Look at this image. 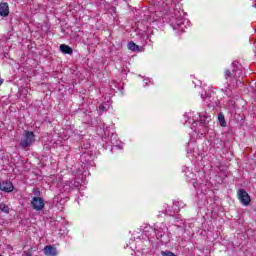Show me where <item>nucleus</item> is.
Returning a JSON list of instances; mask_svg holds the SVG:
<instances>
[{
	"instance_id": "obj_1",
	"label": "nucleus",
	"mask_w": 256,
	"mask_h": 256,
	"mask_svg": "<svg viewBox=\"0 0 256 256\" xmlns=\"http://www.w3.org/2000/svg\"><path fill=\"white\" fill-rule=\"evenodd\" d=\"M186 125H191V129L196 133L197 137H203L209 133V121L211 116L201 115L197 112H188L184 115Z\"/></svg>"
},
{
	"instance_id": "obj_2",
	"label": "nucleus",
	"mask_w": 256,
	"mask_h": 256,
	"mask_svg": "<svg viewBox=\"0 0 256 256\" xmlns=\"http://www.w3.org/2000/svg\"><path fill=\"white\" fill-rule=\"evenodd\" d=\"M35 141V134L33 132H25L23 135L20 146L22 149H27V147H31L33 145V142Z\"/></svg>"
},
{
	"instance_id": "obj_3",
	"label": "nucleus",
	"mask_w": 256,
	"mask_h": 256,
	"mask_svg": "<svg viewBox=\"0 0 256 256\" xmlns=\"http://www.w3.org/2000/svg\"><path fill=\"white\" fill-rule=\"evenodd\" d=\"M30 205L34 211H43V209H45V201L41 197H33Z\"/></svg>"
},
{
	"instance_id": "obj_4",
	"label": "nucleus",
	"mask_w": 256,
	"mask_h": 256,
	"mask_svg": "<svg viewBox=\"0 0 256 256\" xmlns=\"http://www.w3.org/2000/svg\"><path fill=\"white\" fill-rule=\"evenodd\" d=\"M187 25H189V20L185 18H178L173 25V29L174 31H180L181 33H183L185 32V29H187Z\"/></svg>"
},
{
	"instance_id": "obj_5",
	"label": "nucleus",
	"mask_w": 256,
	"mask_h": 256,
	"mask_svg": "<svg viewBox=\"0 0 256 256\" xmlns=\"http://www.w3.org/2000/svg\"><path fill=\"white\" fill-rule=\"evenodd\" d=\"M237 195L240 203H242V205H245V207H247V205L251 203V196H249V193H247V191L240 189L238 190Z\"/></svg>"
},
{
	"instance_id": "obj_6",
	"label": "nucleus",
	"mask_w": 256,
	"mask_h": 256,
	"mask_svg": "<svg viewBox=\"0 0 256 256\" xmlns=\"http://www.w3.org/2000/svg\"><path fill=\"white\" fill-rule=\"evenodd\" d=\"M201 99L208 105V107H214L215 103H217V101L215 100V93H210L207 94V92H205V94H201Z\"/></svg>"
},
{
	"instance_id": "obj_7",
	"label": "nucleus",
	"mask_w": 256,
	"mask_h": 256,
	"mask_svg": "<svg viewBox=\"0 0 256 256\" xmlns=\"http://www.w3.org/2000/svg\"><path fill=\"white\" fill-rule=\"evenodd\" d=\"M187 154L190 155V157H199V147L195 142L188 143Z\"/></svg>"
},
{
	"instance_id": "obj_8",
	"label": "nucleus",
	"mask_w": 256,
	"mask_h": 256,
	"mask_svg": "<svg viewBox=\"0 0 256 256\" xmlns=\"http://www.w3.org/2000/svg\"><path fill=\"white\" fill-rule=\"evenodd\" d=\"M183 208V207H185V204L183 203V202H181V201H178V202H175L174 203V210L176 211V212H172L171 211V207H169V206H167V208H166V210H165V214L166 215H169L170 217H175L176 215H177V213H179V208Z\"/></svg>"
},
{
	"instance_id": "obj_9",
	"label": "nucleus",
	"mask_w": 256,
	"mask_h": 256,
	"mask_svg": "<svg viewBox=\"0 0 256 256\" xmlns=\"http://www.w3.org/2000/svg\"><path fill=\"white\" fill-rule=\"evenodd\" d=\"M154 231L157 239H161V237H163L167 231H169V229L165 224L161 223L160 225L155 226Z\"/></svg>"
},
{
	"instance_id": "obj_10",
	"label": "nucleus",
	"mask_w": 256,
	"mask_h": 256,
	"mask_svg": "<svg viewBox=\"0 0 256 256\" xmlns=\"http://www.w3.org/2000/svg\"><path fill=\"white\" fill-rule=\"evenodd\" d=\"M13 189V183L9 181L0 182V191H4L5 193H11Z\"/></svg>"
},
{
	"instance_id": "obj_11",
	"label": "nucleus",
	"mask_w": 256,
	"mask_h": 256,
	"mask_svg": "<svg viewBox=\"0 0 256 256\" xmlns=\"http://www.w3.org/2000/svg\"><path fill=\"white\" fill-rule=\"evenodd\" d=\"M110 141L113 145L112 149H123V143L119 142V140H117V134H112L110 137Z\"/></svg>"
},
{
	"instance_id": "obj_12",
	"label": "nucleus",
	"mask_w": 256,
	"mask_h": 256,
	"mask_svg": "<svg viewBox=\"0 0 256 256\" xmlns=\"http://www.w3.org/2000/svg\"><path fill=\"white\" fill-rule=\"evenodd\" d=\"M0 15L1 17L9 16V4L7 2L0 3Z\"/></svg>"
},
{
	"instance_id": "obj_13",
	"label": "nucleus",
	"mask_w": 256,
	"mask_h": 256,
	"mask_svg": "<svg viewBox=\"0 0 256 256\" xmlns=\"http://www.w3.org/2000/svg\"><path fill=\"white\" fill-rule=\"evenodd\" d=\"M44 255L45 256H57V248L48 245L44 248Z\"/></svg>"
},
{
	"instance_id": "obj_14",
	"label": "nucleus",
	"mask_w": 256,
	"mask_h": 256,
	"mask_svg": "<svg viewBox=\"0 0 256 256\" xmlns=\"http://www.w3.org/2000/svg\"><path fill=\"white\" fill-rule=\"evenodd\" d=\"M60 51L65 55H71L73 53V49L65 44L60 45Z\"/></svg>"
},
{
	"instance_id": "obj_15",
	"label": "nucleus",
	"mask_w": 256,
	"mask_h": 256,
	"mask_svg": "<svg viewBox=\"0 0 256 256\" xmlns=\"http://www.w3.org/2000/svg\"><path fill=\"white\" fill-rule=\"evenodd\" d=\"M109 107H111V100H107L106 103L99 105V112L108 111Z\"/></svg>"
},
{
	"instance_id": "obj_16",
	"label": "nucleus",
	"mask_w": 256,
	"mask_h": 256,
	"mask_svg": "<svg viewBox=\"0 0 256 256\" xmlns=\"http://www.w3.org/2000/svg\"><path fill=\"white\" fill-rule=\"evenodd\" d=\"M218 121H219L221 127H227V122L225 121V116L223 115V113H220L218 115Z\"/></svg>"
},
{
	"instance_id": "obj_17",
	"label": "nucleus",
	"mask_w": 256,
	"mask_h": 256,
	"mask_svg": "<svg viewBox=\"0 0 256 256\" xmlns=\"http://www.w3.org/2000/svg\"><path fill=\"white\" fill-rule=\"evenodd\" d=\"M128 49L130 51H139V46L137 44H135V42H129Z\"/></svg>"
},
{
	"instance_id": "obj_18",
	"label": "nucleus",
	"mask_w": 256,
	"mask_h": 256,
	"mask_svg": "<svg viewBox=\"0 0 256 256\" xmlns=\"http://www.w3.org/2000/svg\"><path fill=\"white\" fill-rule=\"evenodd\" d=\"M0 211H3V213H9V206L5 203H0Z\"/></svg>"
},
{
	"instance_id": "obj_19",
	"label": "nucleus",
	"mask_w": 256,
	"mask_h": 256,
	"mask_svg": "<svg viewBox=\"0 0 256 256\" xmlns=\"http://www.w3.org/2000/svg\"><path fill=\"white\" fill-rule=\"evenodd\" d=\"M224 76L225 79H231V77H233V72H231V70H225Z\"/></svg>"
},
{
	"instance_id": "obj_20",
	"label": "nucleus",
	"mask_w": 256,
	"mask_h": 256,
	"mask_svg": "<svg viewBox=\"0 0 256 256\" xmlns=\"http://www.w3.org/2000/svg\"><path fill=\"white\" fill-rule=\"evenodd\" d=\"M162 256H176V255L171 251H164L162 252Z\"/></svg>"
},
{
	"instance_id": "obj_21",
	"label": "nucleus",
	"mask_w": 256,
	"mask_h": 256,
	"mask_svg": "<svg viewBox=\"0 0 256 256\" xmlns=\"http://www.w3.org/2000/svg\"><path fill=\"white\" fill-rule=\"evenodd\" d=\"M222 91H224V93H226V95H231V92L229 91V89H227V87H225L224 89H222Z\"/></svg>"
},
{
	"instance_id": "obj_22",
	"label": "nucleus",
	"mask_w": 256,
	"mask_h": 256,
	"mask_svg": "<svg viewBox=\"0 0 256 256\" xmlns=\"http://www.w3.org/2000/svg\"><path fill=\"white\" fill-rule=\"evenodd\" d=\"M144 84L145 85H149V80L148 79H144Z\"/></svg>"
},
{
	"instance_id": "obj_23",
	"label": "nucleus",
	"mask_w": 256,
	"mask_h": 256,
	"mask_svg": "<svg viewBox=\"0 0 256 256\" xmlns=\"http://www.w3.org/2000/svg\"><path fill=\"white\" fill-rule=\"evenodd\" d=\"M34 195H39V190H34Z\"/></svg>"
},
{
	"instance_id": "obj_24",
	"label": "nucleus",
	"mask_w": 256,
	"mask_h": 256,
	"mask_svg": "<svg viewBox=\"0 0 256 256\" xmlns=\"http://www.w3.org/2000/svg\"><path fill=\"white\" fill-rule=\"evenodd\" d=\"M2 84H3V81L0 80V85H2Z\"/></svg>"
},
{
	"instance_id": "obj_25",
	"label": "nucleus",
	"mask_w": 256,
	"mask_h": 256,
	"mask_svg": "<svg viewBox=\"0 0 256 256\" xmlns=\"http://www.w3.org/2000/svg\"><path fill=\"white\" fill-rule=\"evenodd\" d=\"M177 221H179V217H176Z\"/></svg>"
},
{
	"instance_id": "obj_26",
	"label": "nucleus",
	"mask_w": 256,
	"mask_h": 256,
	"mask_svg": "<svg viewBox=\"0 0 256 256\" xmlns=\"http://www.w3.org/2000/svg\"><path fill=\"white\" fill-rule=\"evenodd\" d=\"M27 256H31V254H27Z\"/></svg>"
}]
</instances>
